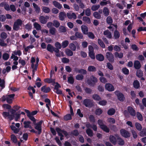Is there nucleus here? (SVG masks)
<instances>
[{
	"instance_id": "f257e3e1",
	"label": "nucleus",
	"mask_w": 146,
	"mask_h": 146,
	"mask_svg": "<svg viewBox=\"0 0 146 146\" xmlns=\"http://www.w3.org/2000/svg\"><path fill=\"white\" fill-rule=\"evenodd\" d=\"M39 61V59L38 58H37L36 60L34 57H32L31 58V67L32 69L33 76L34 75L35 72L37 70Z\"/></svg>"
},
{
	"instance_id": "f03ea898",
	"label": "nucleus",
	"mask_w": 146,
	"mask_h": 146,
	"mask_svg": "<svg viewBox=\"0 0 146 146\" xmlns=\"http://www.w3.org/2000/svg\"><path fill=\"white\" fill-rule=\"evenodd\" d=\"M15 94H10L5 96H3L2 97L3 100L5 101L6 100L8 104L12 103L13 100L14 98Z\"/></svg>"
},
{
	"instance_id": "7ed1b4c3",
	"label": "nucleus",
	"mask_w": 146,
	"mask_h": 146,
	"mask_svg": "<svg viewBox=\"0 0 146 146\" xmlns=\"http://www.w3.org/2000/svg\"><path fill=\"white\" fill-rule=\"evenodd\" d=\"M22 24V21L21 19H17L14 23L13 29L15 31L19 30Z\"/></svg>"
},
{
	"instance_id": "20e7f679",
	"label": "nucleus",
	"mask_w": 146,
	"mask_h": 146,
	"mask_svg": "<svg viewBox=\"0 0 146 146\" xmlns=\"http://www.w3.org/2000/svg\"><path fill=\"white\" fill-rule=\"evenodd\" d=\"M35 122H33L35 128L38 131V133L40 134L41 132V125L43 122V121L41 120L36 123Z\"/></svg>"
},
{
	"instance_id": "39448f33",
	"label": "nucleus",
	"mask_w": 146,
	"mask_h": 146,
	"mask_svg": "<svg viewBox=\"0 0 146 146\" xmlns=\"http://www.w3.org/2000/svg\"><path fill=\"white\" fill-rule=\"evenodd\" d=\"M15 111L13 109H11L10 112L11 115L13 116V119H14L15 121H17L20 118L21 114L16 113Z\"/></svg>"
},
{
	"instance_id": "423d86ee",
	"label": "nucleus",
	"mask_w": 146,
	"mask_h": 146,
	"mask_svg": "<svg viewBox=\"0 0 146 146\" xmlns=\"http://www.w3.org/2000/svg\"><path fill=\"white\" fill-rule=\"evenodd\" d=\"M87 82L89 85H92L97 82V79L96 78L92 76L87 80Z\"/></svg>"
},
{
	"instance_id": "0eeeda50",
	"label": "nucleus",
	"mask_w": 146,
	"mask_h": 146,
	"mask_svg": "<svg viewBox=\"0 0 146 146\" xmlns=\"http://www.w3.org/2000/svg\"><path fill=\"white\" fill-rule=\"evenodd\" d=\"M56 131L59 134V135L60 136V139L62 140L63 139L62 137H63V134L65 136H67V133L65 131H64L61 130L59 128H56Z\"/></svg>"
},
{
	"instance_id": "6e6552de",
	"label": "nucleus",
	"mask_w": 146,
	"mask_h": 146,
	"mask_svg": "<svg viewBox=\"0 0 146 146\" xmlns=\"http://www.w3.org/2000/svg\"><path fill=\"white\" fill-rule=\"evenodd\" d=\"M120 133L122 136L125 138L129 137L130 134L127 131L124 129H121L120 130Z\"/></svg>"
},
{
	"instance_id": "1a4fd4ad",
	"label": "nucleus",
	"mask_w": 146,
	"mask_h": 146,
	"mask_svg": "<svg viewBox=\"0 0 146 146\" xmlns=\"http://www.w3.org/2000/svg\"><path fill=\"white\" fill-rule=\"evenodd\" d=\"M115 94L117 96L118 99L120 101H123L124 100L125 98L122 94L119 91H116L114 92Z\"/></svg>"
},
{
	"instance_id": "9d476101",
	"label": "nucleus",
	"mask_w": 146,
	"mask_h": 146,
	"mask_svg": "<svg viewBox=\"0 0 146 146\" xmlns=\"http://www.w3.org/2000/svg\"><path fill=\"white\" fill-rule=\"evenodd\" d=\"M49 19V17L48 16H40L39 18L40 22L43 24H45L47 22L48 20Z\"/></svg>"
},
{
	"instance_id": "9b49d317",
	"label": "nucleus",
	"mask_w": 146,
	"mask_h": 146,
	"mask_svg": "<svg viewBox=\"0 0 146 146\" xmlns=\"http://www.w3.org/2000/svg\"><path fill=\"white\" fill-rule=\"evenodd\" d=\"M2 115L5 118H8L10 120L13 119V116L11 115V114H10L8 112H3Z\"/></svg>"
},
{
	"instance_id": "f8f14e48",
	"label": "nucleus",
	"mask_w": 146,
	"mask_h": 146,
	"mask_svg": "<svg viewBox=\"0 0 146 146\" xmlns=\"http://www.w3.org/2000/svg\"><path fill=\"white\" fill-rule=\"evenodd\" d=\"M83 103L86 107H90L93 105V104L92 101L89 99H86L84 100Z\"/></svg>"
},
{
	"instance_id": "ddd939ff",
	"label": "nucleus",
	"mask_w": 146,
	"mask_h": 146,
	"mask_svg": "<svg viewBox=\"0 0 146 146\" xmlns=\"http://www.w3.org/2000/svg\"><path fill=\"white\" fill-rule=\"evenodd\" d=\"M25 111L27 113V116L33 122H36V119L33 115L31 114V112L29 110L25 109Z\"/></svg>"
},
{
	"instance_id": "4468645a",
	"label": "nucleus",
	"mask_w": 146,
	"mask_h": 146,
	"mask_svg": "<svg viewBox=\"0 0 146 146\" xmlns=\"http://www.w3.org/2000/svg\"><path fill=\"white\" fill-rule=\"evenodd\" d=\"M105 88L106 90L110 92L113 91L114 90V88L113 85L109 83L106 84Z\"/></svg>"
},
{
	"instance_id": "2eb2a0df",
	"label": "nucleus",
	"mask_w": 146,
	"mask_h": 146,
	"mask_svg": "<svg viewBox=\"0 0 146 146\" xmlns=\"http://www.w3.org/2000/svg\"><path fill=\"white\" fill-rule=\"evenodd\" d=\"M107 58L111 62L114 61V56L113 54L109 52H107L106 54Z\"/></svg>"
},
{
	"instance_id": "dca6fc26",
	"label": "nucleus",
	"mask_w": 146,
	"mask_h": 146,
	"mask_svg": "<svg viewBox=\"0 0 146 146\" xmlns=\"http://www.w3.org/2000/svg\"><path fill=\"white\" fill-rule=\"evenodd\" d=\"M82 31L84 34L87 35L88 31L87 27L85 25H83L81 26Z\"/></svg>"
},
{
	"instance_id": "f3484780",
	"label": "nucleus",
	"mask_w": 146,
	"mask_h": 146,
	"mask_svg": "<svg viewBox=\"0 0 146 146\" xmlns=\"http://www.w3.org/2000/svg\"><path fill=\"white\" fill-rule=\"evenodd\" d=\"M68 17L69 19H75L77 18V16L74 13H68L67 14Z\"/></svg>"
},
{
	"instance_id": "a211bd4d",
	"label": "nucleus",
	"mask_w": 146,
	"mask_h": 146,
	"mask_svg": "<svg viewBox=\"0 0 146 146\" xmlns=\"http://www.w3.org/2000/svg\"><path fill=\"white\" fill-rule=\"evenodd\" d=\"M127 110L129 113L132 116H134L135 115V112L134 109L131 107H128Z\"/></svg>"
},
{
	"instance_id": "6ab92c4d",
	"label": "nucleus",
	"mask_w": 146,
	"mask_h": 146,
	"mask_svg": "<svg viewBox=\"0 0 146 146\" xmlns=\"http://www.w3.org/2000/svg\"><path fill=\"white\" fill-rule=\"evenodd\" d=\"M1 7H4L5 9L7 11H8L10 10V8L9 5L5 2H3L0 4Z\"/></svg>"
},
{
	"instance_id": "aec40b11",
	"label": "nucleus",
	"mask_w": 146,
	"mask_h": 146,
	"mask_svg": "<svg viewBox=\"0 0 146 146\" xmlns=\"http://www.w3.org/2000/svg\"><path fill=\"white\" fill-rule=\"evenodd\" d=\"M31 122L29 121H25L24 122V127L25 128L32 129V127L31 125Z\"/></svg>"
},
{
	"instance_id": "412c9836",
	"label": "nucleus",
	"mask_w": 146,
	"mask_h": 146,
	"mask_svg": "<svg viewBox=\"0 0 146 146\" xmlns=\"http://www.w3.org/2000/svg\"><path fill=\"white\" fill-rule=\"evenodd\" d=\"M45 82L48 83H52L53 85H54L55 84V80L51 78H47L45 79L44 80Z\"/></svg>"
},
{
	"instance_id": "4be33fe9",
	"label": "nucleus",
	"mask_w": 146,
	"mask_h": 146,
	"mask_svg": "<svg viewBox=\"0 0 146 146\" xmlns=\"http://www.w3.org/2000/svg\"><path fill=\"white\" fill-rule=\"evenodd\" d=\"M41 91L44 93H47L50 90V88L48 87H46L45 86H44L41 87Z\"/></svg>"
},
{
	"instance_id": "5701e85b",
	"label": "nucleus",
	"mask_w": 146,
	"mask_h": 146,
	"mask_svg": "<svg viewBox=\"0 0 146 146\" xmlns=\"http://www.w3.org/2000/svg\"><path fill=\"white\" fill-rule=\"evenodd\" d=\"M134 66L136 69H139L141 66L140 62L138 60H136L134 62Z\"/></svg>"
},
{
	"instance_id": "b1692460",
	"label": "nucleus",
	"mask_w": 146,
	"mask_h": 146,
	"mask_svg": "<svg viewBox=\"0 0 146 146\" xmlns=\"http://www.w3.org/2000/svg\"><path fill=\"white\" fill-rule=\"evenodd\" d=\"M97 59L100 61H103L104 60V57L101 54H98L96 56Z\"/></svg>"
},
{
	"instance_id": "393cba45",
	"label": "nucleus",
	"mask_w": 146,
	"mask_h": 146,
	"mask_svg": "<svg viewBox=\"0 0 146 146\" xmlns=\"http://www.w3.org/2000/svg\"><path fill=\"white\" fill-rule=\"evenodd\" d=\"M82 20L86 23L90 24L91 23L90 19L87 17H83Z\"/></svg>"
},
{
	"instance_id": "a878e982",
	"label": "nucleus",
	"mask_w": 146,
	"mask_h": 146,
	"mask_svg": "<svg viewBox=\"0 0 146 146\" xmlns=\"http://www.w3.org/2000/svg\"><path fill=\"white\" fill-rule=\"evenodd\" d=\"M59 17L60 20L63 21L66 17V13L64 12H61L59 14Z\"/></svg>"
},
{
	"instance_id": "bb28decb",
	"label": "nucleus",
	"mask_w": 146,
	"mask_h": 146,
	"mask_svg": "<svg viewBox=\"0 0 146 146\" xmlns=\"http://www.w3.org/2000/svg\"><path fill=\"white\" fill-rule=\"evenodd\" d=\"M110 141L113 144L115 145L116 143V140L115 137L112 135H111L110 137Z\"/></svg>"
},
{
	"instance_id": "cd10ccee",
	"label": "nucleus",
	"mask_w": 146,
	"mask_h": 146,
	"mask_svg": "<svg viewBox=\"0 0 146 146\" xmlns=\"http://www.w3.org/2000/svg\"><path fill=\"white\" fill-rule=\"evenodd\" d=\"M75 71L77 72L80 73H81L84 74H86V71L83 69H79L76 68L75 69Z\"/></svg>"
},
{
	"instance_id": "c85d7f7f",
	"label": "nucleus",
	"mask_w": 146,
	"mask_h": 146,
	"mask_svg": "<svg viewBox=\"0 0 146 146\" xmlns=\"http://www.w3.org/2000/svg\"><path fill=\"white\" fill-rule=\"evenodd\" d=\"M104 34L107 37L109 38H111L112 37L111 33L108 30H106L104 31Z\"/></svg>"
},
{
	"instance_id": "c756f323",
	"label": "nucleus",
	"mask_w": 146,
	"mask_h": 146,
	"mask_svg": "<svg viewBox=\"0 0 146 146\" xmlns=\"http://www.w3.org/2000/svg\"><path fill=\"white\" fill-rule=\"evenodd\" d=\"M33 5L34 8L35 9L36 12L38 13H39L40 11V7L35 3H33Z\"/></svg>"
},
{
	"instance_id": "7c9ffc66",
	"label": "nucleus",
	"mask_w": 146,
	"mask_h": 146,
	"mask_svg": "<svg viewBox=\"0 0 146 146\" xmlns=\"http://www.w3.org/2000/svg\"><path fill=\"white\" fill-rule=\"evenodd\" d=\"M42 11L46 13H48L50 11V10L49 8L45 6H42Z\"/></svg>"
},
{
	"instance_id": "2f4dec72",
	"label": "nucleus",
	"mask_w": 146,
	"mask_h": 146,
	"mask_svg": "<svg viewBox=\"0 0 146 146\" xmlns=\"http://www.w3.org/2000/svg\"><path fill=\"white\" fill-rule=\"evenodd\" d=\"M66 54L68 56H71L73 55V52L70 49L67 48L65 50Z\"/></svg>"
},
{
	"instance_id": "473e14b6",
	"label": "nucleus",
	"mask_w": 146,
	"mask_h": 146,
	"mask_svg": "<svg viewBox=\"0 0 146 146\" xmlns=\"http://www.w3.org/2000/svg\"><path fill=\"white\" fill-rule=\"evenodd\" d=\"M115 136L117 137H118L117 136ZM117 142L118 144L120 145H123L124 143V141L120 137L117 138Z\"/></svg>"
},
{
	"instance_id": "72a5a7b5",
	"label": "nucleus",
	"mask_w": 146,
	"mask_h": 146,
	"mask_svg": "<svg viewBox=\"0 0 146 146\" xmlns=\"http://www.w3.org/2000/svg\"><path fill=\"white\" fill-rule=\"evenodd\" d=\"M33 26L37 30H40L41 29L40 25L36 22L34 23Z\"/></svg>"
},
{
	"instance_id": "f704fd0d",
	"label": "nucleus",
	"mask_w": 146,
	"mask_h": 146,
	"mask_svg": "<svg viewBox=\"0 0 146 146\" xmlns=\"http://www.w3.org/2000/svg\"><path fill=\"white\" fill-rule=\"evenodd\" d=\"M103 13L105 16H108L109 15V13L108 9L107 7H104L103 9Z\"/></svg>"
},
{
	"instance_id": "c9c22d12",
	"label": "nucleus",
	"mask_w": 146,
	"mask_h": 146,
	"mask_svg": "<svg viewBox=\"0 0 146 146\" xmlns=\"http://www.w3.org/2000/svg\"><path fill=\"white\" fill-rule=\"evenodd\" d=\"M114 55L116 58H121L123 57V54L122 53H119L116 52L114 53Z\"/></svg>"
},
{
	"instance_id": "e433bc0d",
	"label": "nucleus",
	"mask_w": 146,
	"mask_h": 146,
	"mask_svg": "<svg viewBox=\"0 0 146 146\" xmlns=\"http://www.w3.org/2000/svg\"><path fill=\"white\" fill-rule=\"evenodd\" d=\"M54 5L59 9H60L62 7V6L59 3L56 1H54L53 2Z\"/></svg>"
},
{
	"instance_id": "4c0bfd02",
	"label": "nucleus",
	"mask_w": 146,
	"mask_h": 146,
	"mask_svg": "<svg viewBox=\"0 0 146 146\" xmlns=\"http://www.w3.org/2000/svg\"><path fill=\"white\" fill-rule=\"evenodd\" d=\"M100 7V5H94L92 6L91 9L93 11H96L98 10Z\"/></svg>"
},
{
	"instance_id": "58836bf2",
	"label": "nucleus",
	"mask_w": 146,
	"mask_h": 146,
	"mask_svg": "<svg viewBox=\"0 0 146 146\" xmlns=\"http://www.w3.org/2000/svg\"><path fill=\"white\" fill-rule=\"evenodd\" d=\"M92 98L94 100L96 101H99L101 99L100 96L97 94L93 95L92 96Z\"/></svg>"
},
{
	"instance_id": "ea45409f",
	"label": "nucleus",
	"mask_w": 146,
	"mask_h": 146,
	"mask_svg": "<svg viewBox=\"0 0 146 146\" xmlns=\"http://www.w3.org/2000/svg\"><path fill=\"white\" fill-rule=\"evenodd\" d=\"M88 70L90 72H95L96 70V68L94 66H90L88 67Z\"/></svg>"
},
{
	"instance_id": "a19ab883",
	"label": "nucleus",
	"mask_w": 146,
	"mask_h": 146,
	"mask_svg": "<svg viewBox=\"0 0 146 146\" xmlns=\"http://www.w3.org/2000/svg\"><path fill=\"white\" fill-rule=\"evenodd\" d=\"M86 133L87 135L90 137H92L93 135L92 131L89 128H88L86 130Z\"/></svg>"
},
{
	"instance_id": "79ce46f5",
	"label": "nucleus",
	"mask_w": 146,
	"mask_h": 146,
	"mask_svg": "<svg viewBox=\"0 0 146 146\" xmlns=\"http://www.w3.org/2000/svg\"><path fill=\"white\" fill-rule=\"evenodd\" d=\"M134 87L136 88H138L140 86V84L138 80H135L133 83Z\"/></svg>"
},
{
	"instance_id": "37998d69",
	"label": "nucleus",
	"mask_w": 146,
	"mask_h": 146,
	"mask_svg": "<svg viewBox=\"0 0 146 146\" xmlns=\"http://www.w3.org/2000/svg\"><path fill=\"white\" fill-rule=\"evenodd\" d=\"M54 48L50 44H48L47 47L48 50L50 52H52L54 50Z\"/></svg>"
},
{
	"instance_id": "c03bdc74",
	"label": "nucleus",
	"mask_w": 146,
	"mask_h": 146,
	"mask_svg": "<svg viewBox=\"0 0 146 146\" xmlns=\"http://www.w3.org/2000/svg\"><path fill=\"white\" fill-rule=\"evenodd\" d=\"M53 25L54 26L57 28L59 26L60 23L58 21L54 20L53 21Z\"/></svg>"
},
{
	"instance_id": "a18cd8bd",
	"label": "nucleus",
	"mask_w": 146,
	"mask_h": 146,
	"mask_svg": "<svg viewBox=\"0 0 146 146\" xmlns=\"http://www.w3.org/2000/svg\"><path fill=\"white\" fill-rule=\"evenodd\" d=\"M94 16L96 19H100L101 17V16L97 12H95L93 13Z\"/></svg>"
},
{
	"instance_id": "49530a36",
	"label": "nucleus",
	"mask_w": 146,
	"mask_h": 146,
	"mask_svg": "<svg viewBox=\"0 0 146 146\" xmlns=\"http://www.w3.org/2000/svg\"><path fill=\"white\" fill-rule=\"evenodd\" d=\"M100 128L104 131L106 132H108L109 131V129L105 125H104Z\"/></svg>"
},
{
	"instance_id": "de8ad7c7",
	"label": "nucleus",
	"mask_w": 146,
	"mask_h": 146,
	"mask_svg": "<svg viewBox=\"0 0 146 146\" xmlns=\"http://www.w3.org/2000/svg\"><path fill=\"white\" fill-rule=\"evenodd\" d=\"M75 36L76 38H78L80 39H82L83 38V36L82 34L78 32H76L75 34Z\"/></svg>"
},
{
	"instance_id": "09e8293b",
	"label": "nucleus",
	"mask_w": 146,
	"mask_h": 146,
	"mask_svg": "<svg viewBox=\"0 0 146 146\" xmlns=\"http://www.w3.org/2000/svg\"><path fill=\"white\" fill-rule=\"evenodd\" d=\"M69 47L71 50L74 51H75L76 48V46L73 43L69 44Z\"/></svg>"
},
{
	"instance_id": "8fccbe9b",
	"label": "nucleus",
	"mask_w": 146,
	"mask_h": 146,
	"mask_svg": "<svg viewBox=\"0 0 146 146\" xmlns=\"http://www.w3.org/2000/svg\"><path fill=\"white\" fill-rule=\"evenodd\" d=\"M135 126L137 129L139 131H141L142 128L141 125L138 123L137 122L135 123Z\"/></svg>"
},
{
	"instance_id": "3c124183",
	"label": "nucleus",
	"mask_w": 146,
	"mask_h": 146,
	"mask_svg": "<svg viewBox=\"0 0 146 146\" xmlns=\"http://www.w3.org/2000/svg\"><path fill=\"white\" fill-rule=\"evenodd\" d=\"M115 112V111L114 109L111 108L108 110V113L109 115H113Z\"/></svg>"
},
{
	"instance_id": "603ef678",
	"label": "nucleus",
	"mask_w": 146,
	"mask_h": 146,
	"mask_svg": "<svg viewBox=\"0 0 146 146\" xmlns=\"http://www.w3.org/2000/svg\"><path fill=\"white\" fill-rule=\"evenodd\" d=\"M50 33L52 35H55L56 32V29L54 27L51 28L49 29Z\"/></svg>"
},
{
	"instance_id": "864d4df0",
	"label": "nucleus",
	"mask_w": 146,
	"mask_h": 146,
	"mask_svg": "<svg viewBox=\"0 0 146 146\" xmlns=\"http://www.w3.org/2000/svg\"><path fill=\"white\" fill-rule=\"evenodd\" d=\"M69 44L68 40H66L63 42L62 43V46L63 48H64L66 47Z\"/></svg>"
},
{
	"instance_id": "5fc2aeb1",
	"label": "nucleus",
	"mask_w": 146,
	"mask_h": 146,
	"mask_svg": "<svg viewBox=\"0 0 146 146\" xmlns=\"http://www.w3.org/2000/svg\"><path fill=\"white\" fill-rule=\"evenodd\" d=\"M11 140L14 143H16L17 141V139L16 137L13 135H12L11 136Z\"/></svg>"
},
{
	"instance_id": "6e6d98bb",
	"label": "nucleus",
	"mask_w": 146,
	"mask_h": 146,
	"mask_svg": "<svg viewBox=\"0 0 146 146\" xmlns=\"http://www.w3.org/2000/svg\"><path fill=\"white\" fill-rule=\"evenodd\" d=\"M107 103V101L105 100L100 101L98 102V104L101 106H104L106 105Z\"/></svg>"
},
{
	"instance_id": "4d7b16f0",
	"label": "nucleus",
	"mask_w": 146,
	"mask_h": 146,
	"mask_svg": "<svg viewBox=\"0 0 146 146\" xmlns=\"http://www.w3.org/2000/svg\"><path fill=\"white\" fill-rule=\"evenodd\" d=\"M5 82L4 80L1 79L0 78V86L3 88L5 87Z\"/></svg>"
},
{
	"instance_id": "13d9d810",
	"label": "nucleus",
	"mask_w": 146,
	"mask_h": 146,
	"mask_svg": "<svg viewBox=\"0 0 146 146\" xmlns=\"http://www.w3.org/2000/svg\"><path fill=\"white\" fill-rule=\"evenodd\" d=\"M64 119L66 120H68L71 119V115L70 114H68L64 116Z\"/></svg>"
},
{
	"instance_id": "bf43d9fd",
	"label": "nucleus",
	"mask_w": 146,
	"mask_h": 146,
	"mask_svg": "<svg viewBox=\"0 0 146 146\" xmlns=\"http://www.w3.org/2000/svg\"><path fill=\"white\" fill-rule=\"evenodd\" d=\"M107 121L110 123L113 124L115 122V120L113 118L110 117L108 119Z\"/></svg>"
},
{
	"instance_id": "052dcab7",
	"label": "nucleus",
	"mask_w": 146,
	"mask_h": 146,
	"mask_svg": "<svg viewBox=\"0 0 146 146\" xmlns=\"http://www.w3.org/2000/svg\"><path fill=\"white\" fill-rule=\"evenodd\" d=\"M102 110L100 108L96 109L95 111V113L96 115H100L102 113Z\"/></svg>"
},
{
	"instance_id": "680f3d73",
	"label": "nucleus",
	"mask_w": 146,
	"mask_h": 146,
	"mask_svg": "<svg viewBox=\"0 0 146 146\" xmlns=\"http://www.w3.org/2000/svg\"><path fill=\"white\" fill-rule=\"evenodd\" d=\"M13 64L14 65L12 66V69L14 70L17 68V65L18 63L17 61H15L13 62Z\"/></svg>"
},
{
	"instance_id": "e2e57ef3",
	"label": "nucleus",
	"mask_w": 146,
	"mask_h": 146,
	"mask_svg": "<svg viewBox=\"0 0 146 146\" xmlns=\"http://www.w3.org/2000/svg\"><path fill=\"white\" fill-rule=\"evenodd\" d=\"M10 127L11 129L15 133H17L19 132V130L16 128L14 126L11 125Z\"/></svg>"
},
{
	"instance_id": "0e129e2a",
	"label": "nucleus",
	"mask_w": 146,
	"mask_h": 146,
	"mask_svg": "<svg viewBox=\"0 0 146 146\" xmlns=\"http://www.w3.org/2000/svg\"><path fill=\"white\" fill-rule=\"evenodd\" d=\"M99 80L100 81L103 83H105L107 82L106 79L105 77H101L100 78Z\"/></svg>"
},
{
	"instance_id": "69168bd1",
	"label": "nucleus",
	"mask_w": 146,
	"mask_h": 146,
	"mask_svg": "<svg viewBox=\"0 0 146 146\" xmlns=\"http://www.w3.org/2000/svg\"><path fill=\"white\" fill-rule=\"evenodd\" d=\"M74 81V79L72 76H70L68 78V82L70 84H73Z\"/></svg>"
},
{
	"instance_id": "338daca9",
	"label": "nucleus",
	"mask_w": 146,
	"mask_h": 146,
	"mask_svg": "<svg viewBox=\"0 0 146 146\" xmlns=\"http://www.w3.org/2000/svg\"><path fill=\"white\" fill-rule=\"evenodd\" d=\"M84 78V76L81 74H78L76 76V79L78 80H82Z\"/></svg>"
},
{
	"instance_id": "774afa93",
	"label": "nucleus",
	"mask_w": 146,
	"mask_h": 146,
	"mask_svg": "<svg viewBox=\"0 0 146 146\" xmlns=\"http://www.w3.org/2000/svg\"><path fill=\"white\" fill-rule=\"evenodd\" d=\"M146 135V129L144 128L140 133V135L144 136Z\"/></svg>"
}]
</instances>
